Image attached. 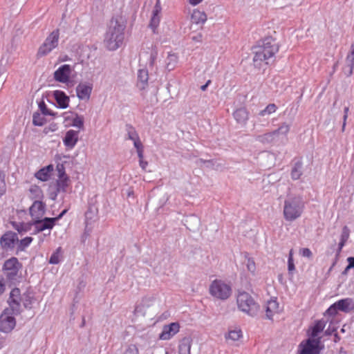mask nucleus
<instances>
[{"mask_svg": "<svg viewBox=\"0 0 354 354\" xmlns=\"http://www.w3.org/2000/svg\"><path fill=\"white\" fill-rule=\"evenodd\" d=\"M304 202L301 196H288L283 206V215L288 222H292L300 218L304 209Z\"/></svg>", "mask_w": 354, "mask_h": 354, "instance_id": "obj_2", "label": "nucleus"}, {"mask_svg": "<svg viewBox=\"0 0 354 354\" xmlns=\"http://www.w3.org/2000/svg\"><path fill=\"white\" fill-rule=\"evenodd\" d=\"M166 68L168 71L174 70L178 62V56L174 53H169L166 58Z\"/></svg>", "mask_w": 354, "mask_h": 354, "instance_id": "obj_30", "label": "nucleus"}, {"mask_svg": "<svg viewBox=\"0 0 354 354\" xmlns=\"http://www.w3.org/2000/svg\"><path fill=\"white\" fill-rule=\"evenodd\" d=\"M124 30L123 25L118 24V21L111 22L104 40V45L109 50H115L122 44Z\"/></svg>", "mask_w": 354, "mask_h": 354, "instance_id": "obj_3", "label": "nucleus"}, {"mask_svg": "<svg viewBox=\"0 0 354 354\" xmlns=\"http://www.w3.org/2000/svg\"><path fill=\"white\" fill-rule=\"evenodd\" d=\"M136 151H137V153H138L139 160H142L143 159V145L138 148H136Z\"/></svg>", "mask_w": 354, "mask_h": 354, "instance_id": "obj_54", "label": "nucleus"}, {"mask_svg": "<svg viewBox=\"0 0 354 354\" xmlns=\"http://www.w3.org/2000/svg\"><path fill=\"white\" fill-rule=\"evenodd\" d=\"M347 118H348V115H344V118H343V124H342V131H344V129H345V127H346V120H347Z\"/></svg>", "mask_w": 354, "mask_h": 354, "instance_id": "obj_61", "label": "nucleus"}, {"mask_svg": "<svg viewBox=\"0 0 354 354\" xmlns=\"http://www.w3.org/2000/svg\"><path fill=\"white\" fill-rule=\"evenodd\" d=\"M21 299L22 297L21 296L19 289H12L10 293L8 304L10 306L9 308L12 310L13 313H15V314H19L20 313Z\"/></svg>", "mask_w": 354, "mask_h": 354, "instance_id": "obj_13", "label": "nucleus"}, {"mask_svg": "<svg viewBox=\"0 0 354 354\" xmlns=\"http://www.w3.org/2000/svg\"><path fill=\"white\" fill-rule=\"evenodd\" d=\"M32 225L35 227V233L43 232L46 230H50L55 225V219L52 218H41L33 221Z\"/></svg>", "mask_w": 354, "mask_h": 354, "instance_id": "obj_15", "label": "nucleus"}, {"mask_svg": "<svg viewBox=\"0 0 354 354\" xmlns=\"http://www.w3.org/2000/svg\"><path fill=\"white\" fill-rule=\"evenodd\" d=\"M279 312V306L278 302L275 299L269 300L266 305V317L271 319Z\"/></svg>", "mask_w": 354, "mask_h": 354, "instance_id": "obj_25", "label": "nucleus"}, {"mask_svg": "<svg viewBox=\"0 0 354 354\" xmlns=\"http://www.w3.org/2000/svg\"><path fill=\"white\" fill-rule=\"evenodd\" d=\"M279 46L274 39L271 37L264 39L261 44L254 47L253 57L254 64L256 67H261L263 62L269 63L274 55L278 52Z\"/></svg>", "mask_w": 354, "mask_h": 354, "instance_id": "obj_1", "label": "nucleus"}, {"mask_svg": "<svg viewBox=\"0 0 354 354\" xmlns=\"http://www.w3.org/2000/svg\"><path fill=\"white\" fill-rule=\"evenodd\" d=\"M192 339L189 337L183 338L178 346L179 354H190Z\"/></svg>", "mask_w": 354, "mask_h": 354, "instance_id": "obj_31", "label": "nucleus"}, {"mask_svg": "<svg viewBox=\"0 0 354 354\" xmlns=\"http://www.w3.org/2000/svg\"><path fill=\"white\" fill-rule=\"evenodd\" d=\"M348 265L346 266V270H350L354 268V257H348L347 259Z\"/></svg>", "mask_w": 354, "mask_h": 354, "instance_id": "obj_52", "label": "nucleus"}, {"mask_svg": "<svg viewBox=\"0 0 354 354\" xmlns=\"http://www.w3.org/2000/svg\"><path fill=\"white\" fill-rule=\"evenodd\" d=\"M5 282L3 278H0V295H1L5 290Z\"/></svg>", "mask_w": 354, "mask_h": 354, "instance_id": "obj_55", "label": "nucleus"}, {"mask_svg": "<svg viewBox=\"0 0 354 354\" xmlns=\"http://www.w3.org/2000/svg\"><path fill=\"white\" fill-rule=\"evenodd\" d=\"M288 269L290 273L295 270V267L293 261H288Z\"/></svg>", "mask_w": 354, "mask_h": 354, "instance_id": "obj_53", "label": "nucleus"}, {"mask_svg": "<svg viewBox=\"0 0 354 354\" xmlns=\"http://www.w3.org/2000/svg\"><path fill=\"white\" fill-rule=\"evenodd\" d=\"M139 165L142 169H145L148 165V162L142 160H139Z\"/></svg>", "mask_w": 354, "mask_h": 354, "instance_id": "obj_56", "label": "nucleus"}, {"mask_svg": "<svg viewBox=\"0 0 354 354\" xmlns=\"http://www.w3.org/2000/svg\"><path fill=\"white\" fill-rule=\"evenodd\" d=\"M245 264L248 271L250 272L252 275H255L257 266L254 259L248 255H246Z\"/></svg>", "mask_w": 354, "mask_h": 354, "instance_id": "obj_37", "label": "nucleus"}, {"mask_svg": "<svg viewBox=\"0 0 354 354\" xmlns=\"http://www.w3.org/2000/svg\"><path fill=\"white\" fill-rule=\"evenodd\" d=\"M65 120H71L70 124L74 127L82 129L84 126V117L77 113H71L70 115L65 116Z\"/></svg>", "mask_w": 354, "mask_h": 354, "instance_id": "obj_27", "label": "nucleus"}, {"mask_svg": "<svg viewBox=\"0 0 354 354\" xmlns=\"http://www.w3.org/2000/svg\"><path fill=\"white\" fill-rule=\"evenodd\" d=\"M59 39L58 30H53L45 39L43 44L39 48L37 55L40 57L49 54L53 49L57 47Z\"/></svg>", "mask_w": 354, "mask_h": 354, "instance_id": "obj_7", "label": "nucleus"}, {"mask_svg": "<svg viewBox=\"0 0 354 354\" xmlns=\"http://www.w3.org/2000/svg\"><path fill=\"white\" fill-rule=\"evenodd\" d=\"M19 266L18 260L15 257L6 261L3 265V270L8 279H15L19 271Z\"/></svg>", "mask_w": 354, "mask_h": 354, "instance_id": "obj_11", "label": "nucleus"}, {"mask_svg": "<svg viewBox=\"0 0 354 354\" xmlns=\"http://www.w3.org/2000/svg\"><path fill=\"white\" fill-rule=\"evenodd\" d=\"M158 57V50L155 46L151 45L147 50L142 51L140 55V62H145L146 65L153 68Z\"/></svg>", "mask_w": 354, "mask_h": 354, "instance_id": "obj_10", "label": "nucleus"}, {"mask_svg": "<svg viewBox=\"0 0 354 354\" xmlns=\"http://www.w3.org/2000/svg\"><path fill=\"white\" fill-rule=\"evenodd\" d=\"M335 306L339 310L348 313L354 310V300L351 298L340 299L335 302Z\"/></svg>", "mask_w": 354, "mask_h": 354, "instance_id": "obj_23", "label": "nucleus"}, {"mask_svg": "<svg viewBox=\"0 0 354 354\" xmlns=\"http://www.w3.org/2000/svg\"><path fill=\"white\" fill-rule=\"evenodd\" d=\"M66 212V209H64L62 212V213L57 216V217H55V218H52L53 219H55V223L58 221L59 218H61L63 215H64Z\"/></svg>", "mask_w": 354, "mask_h": 354, "instance_id": "obj_59", "label": "nucleus"}, {"mask_svg": "<svg viewBox=\"0 0 354 354\" xmlns=\"http://www.w3.org/2000/svg\"><path fill=\"white\" fill-rule=\"evenodd\" d=\"M192 39L196 42H201L202 41V35L198 34L196 36L193 37Z\"/></svg>", "mask_w": 354, "mask_h": 354, "instance_id": "obj_57", "label": "nucleus"}, {"mask_svg": "<svg viewBox=\"0 0 354 354\" xmlns=\"http://www.w3.org/2000/svg\"><path fill=\"white\" fill-rule=\"evenodd\" d=\"M35 176L41 181H46L49 178L50 174H48V169L42 168L36 173Z\"/></svg>", "mask_w": 354, "mask_h": 354, "instance_id": "obj_43", "label": "nucleus"}, {"mask_svg": "<svg viewBox=\"0 0 354 354\" xmlns=\"http://www.w3.org/2000/svg\"><path fill=\"white\" fill-rule=\"evenodd\" d=\"M234 118L238 123L244 125L248 120V112L244 108L239 109L234 111Z\"/></svg>", "mask_w": 354, "mask_h": 354, "instance_id": "obj_28", "label": "nucleus"}, {"mask_svg": "<svg viewBox=\"0 0 354 354\" xmlns=\"http://www.w3.org/2000/svg\"><path fill=\"white\" fill-rule=\"evenodd\" d=\"M257 140L263 144H276L272 131L266 132L257 137Z\"/></svg>", "mask_w": 354, "mask_h": 354, "instance_id": "obj_34", "label": "nucleus"}, {"mask_svg": "<svg viewBox=\"0 0 354 354\" xmlns=\"http://www.w3.org/2000/svg\"><path fill=\"white\" fill-rule=\"evenodd\" d=\"M30 214L32 221L43 218L45 211L46 205L39 200H36L30 207Z\"/></svg>", "mask_w": 354, "mask_h": 354, "instance_id": "obj_17", "label": "nucleus"}, {"mask_svg": "<svg viewBox=\"0 0 354 354\" xmlns=\"http://www.w3.org/2000/svg\"><path fill=\"white\" fill-rule=\"evenodd\" d=\"M30 192L33 198L37 200L41 199L43 197L41 189L36 185H32L30 188Z\"/></svg>", "mask_w": 354, "mask_h": 354, "instance_id": "obj_39", "label": "nucleus"}, {"mask_svg": "<svg viewBox=\"0 0 354 354\" xmlns=\"http://www.w3.org/2000/svg\"><path fill=\"white\" fill-rule=\"evenodd\" d=\"M53 96L58 104V106L61 109H66L68 106L69 97L62 91H55L53 92Z\"/></svg>", "mask_w": 354, "mask_h": 354, "instance_id": "obj_24", "label": "nucleus"}, {"mask_svg": "<svg viewBox=\"0 0 354 354\" xmlns=\"http://www.w3.org/2000/svg\"><path fill=\"white\" fill-rule=\"evenodd\" d=\"M73 68L69 64L60 66L53 73V78L56 82L68 85L71 82V74Z\"/></svg>", "mask_w": 354, "mask_h": 354, "instance_id": "obj_9", "label": "nucleus"}, {"mask_svg": "<svg viewBox=\"0 0 354 354\" xmlns=\"http://www.w3.org/2000/svg\"><path fill=\"white\" fill-rule=\"evenodd\" d=\"M12 310L6 308L0 315V330L3 333L11 332L16 326V320Z\"/></svg>", "mask_w": 354, "mask_h": 354, "instance_id": "obj_8", "label": "nucleus"}, {"mask_svg": "<svg viewBox=\"0 0 354 354\" xmlns=\"http://www.w3.org/2000/svg\"><path fill=\"white\" fill-rule=\"evenodd\" d=\"M78 141V131L74 130H68L64 138L63 142L68 149H72L75 147Z\"/></svg>", "mask_w": 354, "mask_h": 354, "instance_id": "obj_21", "label": "nucleus"}, {"mask_svg": "<svg viewBox=\"0 0 354 354\" xmlns=\"http://www.w3.org/2000/svg\"><path fill=\"white\" fill-rule=\"evenodd\" d=\"M189 3L192 6H196L200 3L202 0H188Z\"/></svg>", "mask_w": 354, "mask_h": 354, "instance_id": "obj_58", "label": "nucleus"}, {"mask_svg": "<svg viewBox=\"0 0 354 354\" xmlns=\"http://www.w3.org/2000/svg\"><path fill=\"white\" fill-rule=\"evenodd\" d=\"M192 21L196 24H203L207 20V15L204 12L198 10H194L192 14Z\"/></svg>", "mask_w": 354, "mask_h": 354, "instance_id": "obj_32", "label": "nucleus"}, {"mask_svg": "<svg viewBox=\"0 0 354 354\" xmlns=\"http://www.w3.org/2000/svg\"><path fill=\"white\" fill-rule=\"evenodd\" d=\"M227 341L236 342L242 337V331L240 329L235 328L230 330L225 335Z\"/></svg>", "mask_w": 354, "mask_h": 354, "instance_id": "obj_35", "label": "nucleus"}, {"mask_svg": "<svg viewBox=\"0 0 354 354\" xmlns=\"http://www.w3.org/2000/svg\"><path fill=\"white\" fill-rule=\"evenodd\" d=\"M4 174L1 173L0 174V193L1 194H3L5 192L6 188V184L4 180Z\"/></svg>", "mask_w": 354, "mask_h": 354, "instance_id": "obj_50", "label": "nucleus"}, {"mask_svg": "<svg viewBox=\"0 0 354 354\" xmlns=\"http://www.w3.org/2000/svg\"><path fill=\"white\" fill-rule=\"evenodd\" d=\"M60 252H61V248H59L56 250V251L55 252H53V254L51 255V257L49 259L50 263H51V264L59 263V260H60Z\"/></svg>", "mask_w": 354, "mask_h": 354, "instance_id": "obj_45", "label": "nucleus"}, {"mask_svg": "<svg viewBox=\"0 0 354 354\" xmlns=\"http://www.w3.org/2000/svg\"><path fill=\"white\" fill-rule=\"evenodd\" d=\"M180 330V325L178 322H172L165 325L162 327V332L159 335V339L161 340H169L176 335Z\"/></svg>", "mask_w": 354, "mask_h": 354, "instance_id": "obj_14", "label": "nucleus"}, {"mask_svg": "<svg viewBox=\"0 0 354 354\" xmlns=\"http://www.w3.org/2000/svg\"><path fill=\"white\" fill-rule=\"evenodd\" d=\"M299 254L308 259H311L313 256L312 252L308 248H301L299 250Z\"/></svg>", "mask_w": 354, "mask_h": 354, "instance_id": "obj_49", "label": "nucleus"}, {"mask_svg": "<svg viewBox=\"0 0 354 354\" xmlns=\"http://www.w3.org/2000/svg\"><path fill=\"white\" fill-rule=\"evenodd\" d=\"M277 109V107L274 104H269L263 110L259 112V115L265 116L266 115H270L276 112Z\"/></svg>", "mask_w": 354, "mask_h": 354, "instance_id": "obj_41", "label": "nucleus"}, {"mask_svg": "<svg viewBox=\"0 0 354 354\" xmlns=\"http://www.w3.org/2000/svg\"><path fill=\"white\" fill-rule=\"evenodd\" d=\"M302 165L300 162L295 164L292 169L291 176L294 180H297L301 175Z\"/></svg>", "mask_w": 354, "mask_h": 354, "instance_id": "obj_40", "label": "nucleus"}, {"mask_svg": "<svg viewBox=\"0 0 354 354\" xmlns=\"http://www.w3.org/2000/svg\"><path fill=\"white\" fill-rule=\"evenodd\" d=\"M18 241L19 239L16 233L8 232L2 236L0 243L4 248H12L15 243Z\"/></svg>", "mask_w": 354, "mask_h": 354, "instance_id": "obj_20", "label": "nucleus"}, {"mask_svg": "<svg viewBox=\"0 0 354 354\" xmlns=\"http://www.w3.org/2000/svg\"><path fill=\"white\" fill-rule=\"evenodd\" d=\"M122 354H139V351L135 344H129L127 346Z\"/></svg>", "mask_w": 354, "mask_h": 354, "instance_id": "obj_47", "label": "nucleus"}, {"mask_svg": "<svg viewBox=\"0 0 354 354\" xmlns=\"http://www.w3.org/2000/svg\"><path fill=\"white\" fill-rule=\"evenodd\" d=\"M33 225L32 223H14L13 227L14 228L18 231L19 233L26 232L30 230L31 226Z\"/></svg>", "mask_w": 354, "mask_h": 354, "instance_id": "obj_38", "label": "nucleus"}, {"mask_svg": "<svg viewBox=\"0 0 354 354\" xmlns=\"http://www.w3.org/2000/svg\"><path fill=\"white\" fill-rule=\"evenodd\" d=\"M157 297L154 294L147 295L145 296L139 304L135 308V311L138 313H145L147 308L153 306L156 302Z\"/></svg>", "mask_w": 354, "mask_h": 354, "instance_id": "obj_16", "label": "nucleus"}, {"mask_svg": "<svg viewBox=\"0 0 354 354\" xmlns=\"http://www.w3.org/2000/svg\"><path fill=\"white\" fill-rule=\"evenodd\" d=\"M335 331V329L333 328V329H330V327L325 331V334L327 335H330L333 332Z\"/></svg>", "mask_w": 354, "mask_h": 354, "instance_id": "obj_64", "label": "nucleus"}, {"mask_svg": "<svg viewBox=\"0 0 354 354\" xmlns=\"http://www.w3.org/2000/svg\"><path fill=\"white\" fill-rule=\"evenodd\" d=\"M236 304L241 311L251 317L255 316L259 310L258 304L246 292H239L236 297Z\"/></svg>", "mask_w": 354, "mask_h": 354, "instance_id": "obj_4", "label": "nucleus"}, {"mask_svg": "<svg viewBox=\"0 0 354 354\" xmlns=\"http://www.w3.org/2000/svg\"><path fill=\"white\" fill-rule=\"evenodd\" d=\"M351 48V52L346 57V66L344 68V73L347 76H351L353 74L354 68V44H352Z\"/></svg>", "mask_w": 354, "mask_h": 354, "instance_id": "obj_26", "label": "nucleus"}, {"mask_svg": "<svg viewBox=\"0 0 354 354\" xmlns=\"http://www.w3.org/2000/svg\"><path fill=\"white\" fill-rule=\"evenodd\" d=\"M138 86L144 88L147 84L149 75L148 71L145 68L140 69L138 73Z\"/></svg>", "mask_w": 354, "mask_h": 354, "instance_id": "obj_33", "label": "nucleus"}, {"mask_svg": "<svg viewBox=\"0 0 354 354\" xmlns=\"http://www.w3.org/2000/svg\"><path fill=\"white\" fill-rule=\"evenodd\" d=\"M350 236V230L347 226H344L342 229L340 240L347 241Z\"/></svg>", "mask_w": 354, "mask_h": 354, "instance_id": "obj_48", "label": "nucleus"}, {"mask_svg": "<svg viewBox=\"0 0 354 354\" xmlns=\"http://www.w3.org/2000/svg\"><path fill=\"white\" fill-rule=\"evenodd\" d=\"M290 129V124L283 122L276 130L272 131L276 144H285L287 141V136Z\"/></svg>", "mask_w": 354, "mask_h": 354, "instance_id": "obj_12", "label": "nucleus"}, {"mask_svg": "<svg viewBox=\"0 0 354 354\" xmlns=\"http://www.w3.org/2000/svg\"><path fill=\"white\" fill-rule=\"evenodd\" d=\"M161 11V7L159 4V2L158 1L156 4L154 6V8L153 10V15L151 19L150 26L153 29H155L158 27L159 23H160V13Z\"/></svg>", "mask_w": 354, "mask_h": 354, "instance_id": "obj_29", "label": "nucleus"}, {"mask_svg": "<svg viewBox=\"0 0 354 354\" xmlns=\"http://www.w3.org/2000/svg\"><path fill=\"white\" fill-rule=\"evenodd\" d=\"M210 82H211V81H210V80H208L205 84L203 85V86L201 87V90H202V91H205V90H206V88H207V87L208 86V85L209 84V83H210Z\"/></svg>", "mask_w": 354, "mask_h": 354, "instance_id": "obj_63", "label": "nucleus"}, {"mask_svg": "<svg viewBox=\"0 0 354 354\" xmlns=\"http://www.w3.org/2000/svg\"><path fill=\"white\" fill-rule=\"evenodd\" d=\"M338 310L337 306H335V303L330 306L328 309L326 310V313L329 315H333L337 313Z\"/></svg>", "mask_w": 354, "mask_h": 354, "instance_id": "obj_51", "label": "nucleus"}, {"mask_svg": "<svg viewBox=\"0 0 354 354\" xmlns=\"http://www.w3.org/2000/svg\"><path fill=\"white\" fill-rule=\"evenodd\" d=\"M92 86L87 83H80L76 87L77 97L81 100H88L92 91Z\"/></svg>", "mask_w": 354, "mask_h": 354, "instance_id": "obj_19", "label": "nucleus"}, {"mask_svg": "<svg viewBox=\"0 0 354 354\" xmlns=\"http://www.w3.org/2000/svg\"><path fill=\"white\" fill-rule=\"evenodd\" d=\"M346 243V241H343L342 240H340L339 243V248H338V253H339L342 249V248L344 246Z\"/></svg>", "mask_w": 354, "mask_h": 354, "instance_id": "obj_60", "label": "nucleus"}, {"mask_svg": "<svg viewBox=\"0 0 354 354\" xmlns=\"http://www.w3.org/2000/svg\"><path fill=\"white\" fill-rule=\"evenodd\" d=\"M32 241V238L30 236H27L23 239H21L19 242V248L21 250H24L26 248H27Z\"/></svg>", "mask_w": 354, "mask_h": 354, "instance_id": "obj_46", "label": "nucleus"}, {"mask_svg": "<svg viewBox=\"0 0 354 354\" xmlns=\"http://www.w3.org/2000/svg\"><path fill=\"white\" fill-rule=\"evenodd\" d=\"M232 287L229 282L222 279H214L209 287V294L215 299L226 300L232 295Z\"/></svg>", "mask_w": 354, "mask_h": 354, "instance_id": "obj_5", "label": "nucleus"}, {"mask_svg": "<svg viewBox=\"0 0 354 354\" xmlns=\"http://www.w3.org/2000/svg\"><path fill=\"white\" fill-rule=\"evenodd\" d=\"M321 338H315L308 336V338L302 341L298 346V354H319L324 349Z\"/></svg>", "mask_w": 354, "mask_h": 354, "instance_id": "obj_6", "label": "nucleus"}, {"mask_svg": "<svg viewBox=\"0 0 354 354\" xmlns=\"http://www.w3.org/2000/svg\"><path fill=\"white\" fill-rule=\"evenodd\" d=\"M326 322L324 319H320L315 322L308 331V335L315 338H322L319 334L322 332L326 327Z\"/></svg>", "mask_w": 354, "mask_h": 354, "instance_id": "obj_22", "label": "nucleus"}, {"mask_svg": "<svg viewBox=\"0 0 354 354\" xmlns=\"http://www.w3.org/2000/svg\"><path fill=\"white\" fill-rule=\"evenodd\" d=\"M57 169L59 173V178L57 181V190L58 192H66V189L68 185V178L65 174L62 165H58Z\"/></svg>", "mask_w": 354, "mask_h": 354, "instance_id": "obj_18", "label": "nucleus"}, {"mask_svg": "<svg viewBox=\"0 0 354 354\" xmlns=\"http://www.w3.org/2000/svg\"><path fill=\"white\" fill-rule=\"evenodd\" d=\"M128 139L131 140L133 142V145L136 149L142 146V143L140 141L138 134L133 129L129 131Z\"/></svg>", "mask_w": 354, "mask_h": 354, "instance_id": "obj_36", "label": "nucleus"}, {"mask_svg": "<svg viewBox=\"0 0 354 354\" xmlns=\"http://www.w3.org/2000/svg\"><path fill=\"white\" fill-rule=\"evenodd\" d=\"M21 301L25 308H31V306L33 303V297L30 294L24 295L22 297Z\"/></svg>", "mask_w": 354, "mask_h": 354, "instance_id": "obj_44", "label": "nucleus"}, {"mask_svg": "<svg viewBox=\"0 0 354 354\" xmlns=\"http://www.w3.org/2000/svg\"><path fill=\"white\" fill-rule=\"evenodd\" d=\"M288 261H293V250H290L289 252Z\"/></svg>", "mask_w": 354, "mask_h": 354, "instance_id": "obj_62", "label": "nucleus"}, {"mask_svg": "<svg viewBox=\"0 0 354 354\" xmlns=\"http://www.w3.org/2000/svg\"><path fill=\"white\" fill-rule=\"evenodd\" d=\"M46 119L40 113L33 115L32 123L35 126L41 127L45 123Z\"/></svg>", "mask_w": 354, "mask_h": 354, "instance_id": "obj_42", "label": "nucleus"}]
</instances>
